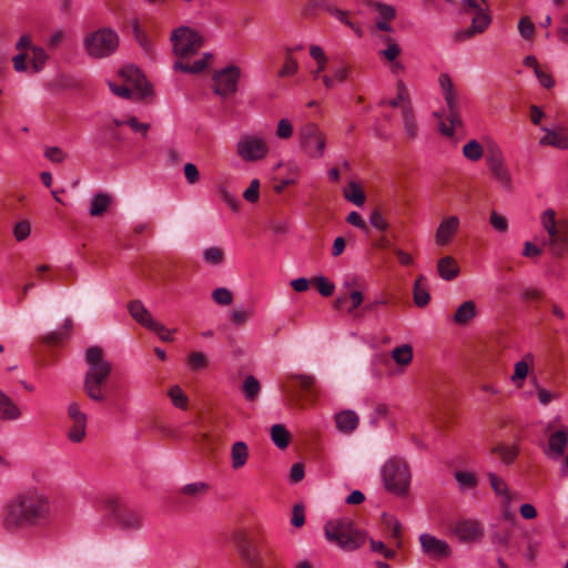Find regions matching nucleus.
Segmentation results:
<instances>
[{
    "label": "nucleus",
    "instance_id": "nucleus-1",
    "mask_svg": "<svg viewBox=\"0 0 568 568\" xmlns=\"http://www.w3.org/2000/svg\"><path fill=\"white\" fill-rule=\"evenodd\" d=\"M51 518V501L37 488L21 490L9 498L2 508V526L10 531L48 523Z\"/></svg>",
    "mask_w": 568,
    "mask_h": 568
},
{
    "label": "nucleus",
    "instance_id": "nucleus-2",
    "mask_svg": "<svg viewBox=\"0 0 568 568\" xmlns=\"http://www.w3.org/2000/svg\"><path fill=\"white\" fill-rule=\"evenodd\" d=\"M84 362L87 372L83 389L91 400L102 403L106 398L105 385L112 373V364L105 358L99 346H90L85 349Z\"/></svg>",
    "mask_w": 568,
    "mask_h": 568
},
{
    "label": "nucleus",
    "instance_id": "nucleus-3",
    "mask_svg": "<svg viewBox=\"0 0 568 568\" xmlns=\"http://www.w3.org/2000/svg\"><path fill=\"white\" fill-rule=\"evenodd\" d=\"M445 108L443 113H435L442 120L439 122V131L447 138H453L455 130L463 126L462 120V97L456 90L452 78L448 73H442L438 78Z\"/></svg>",
    "mask_w": 568,
    "mask_h": 568
},
{
    "label": "nucleus",
    "instance_id": "nucleus-4",
    "mask_svg": "<svg viewBox=\"0 0 568 568\" xmlns=\"http://www.w3.org/2000/svg\"><path fill=\"white\" fill-rule=\"evenodd\" d=\"M102 507L106 516L121 530L136 531L144 526L142 513L129 507L116 496L106 497Z\"/></svg>",
    "mask_w": 568,
    "mask_h": 568
},
{
    "label": "nucleus",
    "instance_id": "nucleus-5",
    "mask_svg": "<svg viewBox=\"0 0 568 568\" xmlns=\"http://www.w3.org/2000/svg\"><path fill=\"white\" fill-rule=\"evenodd\" d=\"M541 224L548 234L544 245L554 257H562L568 252V221L556 220V213L548 209L541 214Z\"/></svg>",
    "mask_w": 568,
    "mask_h": 568
},
{
    "label": "nucleus",
    "instance_id": "nucleus-6",
    "mask_svg": "<svg viewBox=\"0 0 568 568\" xmlns=\"http://www.w3.org/2000/svg\"><path fill=\"white\" fill-rule=\"evenodd\" d=\"M382 478L387 491L396 496H405L410 483V471L406 462L399 457H390L382 468Z\"/></svg>",
    "mask_w": 568,
    "mask_h": 568
},
{
    "label": "nucleus",
    "instance_id": "nucleus-7",
    "mask_svg": "<svg viewBox=\"0 0 568 568\" xmlns=\"http://www.w3.org/2000/svg\"><path fill=\"white\" fill-rule=\"evenodd\" d=\"M83 48L91 58L102 59L110 57L119 48V36L109 27L100 28L84 37Z\"/></svg>",
    "mask_w": 568,
    "mask_h": 568
},
{
    "label": "nucleus",
    "instance_id": "nucleus-8",
    "mask_svg": "<svg viewBox=\"0 0 568 568\" xmlns=\"http://www.w3.org/2000/svg\"><path fill=\"white\" fill-rule=\"evenodd\" d=\"M326 540L343 551L355 550V525L351 517H336L324 525Z\"/></svg>",
    "mask_w": 568,
    "mask_h": 568
},
{
    "label": "nucleus",
    "instance_id": "nucleus-9",
    "mask_svg": "<svg viewBox=\"0 0 568 568\" xmlns=\"http://www.w3.org/2000/svg\"><path fill=\"white\" fill-rule=\"evenodd\" d=\"M297 142L301 151L312 160L322 159L326 152V134L314 122L302 124L297 130Z\"/></svg>",
    "mask_w": 568,
    "mask_h": 568
},
{
    "label": "nucleus",
    "instance_id": "nucleus-10",
    "mask_svg": "<svg viewBox=\"0 0 568 568\" xmlns=\"http://www.w3.org/2000/svg\"><path fill=\"white\" fill-rule=\"evenodd\" d=\"M237 155L244 162H258L264 160L270 153L267 140L260 133L242 134L235 145Z\"/></svg>",
    "mask_w": 568,
    "mask_h": 568
},
{
    "label": "nucleus",
    "instance_id": "nucleus-11",
    "mask_svg": "<svg viewBox=\"0 0 568 568\" xmlns=\"http://www.w3.org/2000/svg\"><path fill=\"white\" fill-rule=\"evenodd\" d=\"M120 74L130 82V85H118L112 82H109V88L115 95L129 99L131 98L132 89H135L139 95L141 97H145L149 94V84L146 83L144 77L136 67L126 65L121 70Z\"/></svg>",
    "mask_w": 568,
    "mask_h": 568
},
{
    "label": "nucleus",
    "instance_id": "nucleus-12",
    "mask_svg": "<svg viewBox=\"0 0 568 568\" xmlns=\"http://www.w3.org/2000/svg\"><path fill=\"white\" fill-rule=\"evenodd\" d=\"M242 70L239 65L231 64L214 72L212 77L213 92L225 99L236 93Z\"/></svg>",
    "mask_w": 568,
    "mask_h": 568
},
{
    "label": "nucleus",
    "instance_id": "nucleus-13",
    "mask_svg": "<svg viewBox=\"0 0 568 568\" xmlns=\"http://www.w3.org/2000/svg\"><path fill=\"white\" fill-rule=\"evenodd\" d=\"M173 52L181 58L194 54L203 43L202 37L189 27H180L171 34Z\"/></svg>",
    "mask_w": 568,
    "mask_h": 568
},
{
    "label": "nucleus",
    "instance_id": "nucleus-14",
    "mask_svg": "<svg viewBox=\"0 0 568 568\" xmlns=\"http://www.w3.org/2000/svg\"><path fill=\"white\" fill-rule=\"evenodd\" d=\"M525 539H527V532L516 527H497L491 534L493 544L504 547L509 556L521 551Z\"/></svg>",
    "mask_w": 568,
    "mask_h": 568
},
{
    "label": "nucleus",
    "instance_id": "nucleus-15",
    "mask_svg": "<svg viewBox=\"0 0 568 568\" xmlns=\"http://www.w3.org/2000/svg\"><path fill=\"white\" fill-rule=\"evenodd\" d=\"M70 426L67 437L71 443H81L87 436L88 415L78 402H71L67 407Z\"/></svg>",
    "mask_w": 568,
    "mask_h": 568
},
{
    "label": "nucleus",
    "instance_id": "nucleus-16",
    "mask_svg": "<svg viewBox=\"0 0 568 568\" xmlns=\"http://www.w3.org/2000/svg\"><path fill=\"white\" fill-rule=\"evenodd\" d=\"M485 160L493 178L505 189L510 190L511 176L509 170L505 165L500 149L496 145L490 146L486 152Z\"/></svg>",
    "mask_w": 568,
    "mask_h": 568
},
{
    "label": "nucleus",
    "instance_id": "nucleus-17",
    "mask_svg": "<svg viewBox=\"0 0 568 568\" xmlns=\"http://www.w3.org/2000/svg\"><path fill=\"white\" fill-rule=\"evenodd\" d=\"M419 542L423 552L432 559H445L448 558L452 554V549L445 540L439 539L430 534H422L419 536Z\"/></svg>",
    "mask_w": 568,
    "mask_h": 568
},
{
    "label": "nucleus",
    "instance_id": "nucleus-18",
    "mask_svg": "<svg viewBox=\"0 0 568 568\" xmlns=\"http://www.w3.org/2000/svg\"><path fill=\"white\" fill-rule=\"evenodd\" d=\"M129 313L135 322L144 326L145 328L161 333L165 331L164 325L154 320L150 311L144 306L141 301H133L128 306Z\"/></svg>",
    "mask_w": 568,
    "mask_h": 568
},
{
    "label": "nucleus",
    "instance_id": "nucleus-19",
    "mask_svg": "<svg viewBox=\"0 0 568 568\" xmlns=\"http://www.w3.org/2000/svg\"><path fill=\"white\" fill-rule=\"evenodd\" d=\"M453 534L465 542H474L479 540L484 535L483 526L474 519H464L457 521L453 527Z\"/></svg>",
    "mask_w": 568,
    "mask_h": 568
},
{
    "label": "nucleus",
    "instance_id": "nucleus-20",
    "mask_svg": "<svg viewBox=\"0 0 568 568\" xmlns=\"http://www.w3.org/2000/svg\"><path fill=\"white\" fill-rule=\"evenodd\" d=\"M567 444L568 430L558 429L549 436L548 444L544 447L542 452L547 458L557 460L564 455Z\"/></svg>",
    "mask_w": 568,
    "mask_h": 568
},
{
    "label": "nucleus",
    "instance_id": "nucleus-21",
    "mask_svg": "<svg viewBox=\"0 0 568 568\" xmlns=\"http://www.w3.org/2000/svg\"><path fill=\"white\" fill-rule=\"evenodd\" d=\"M458 229L459 219L456 215L444 217L436 230V244L439 246L449 244L455 234L458 232Z\"/></svg>",
    "mask_w": 568,
    "mask_h": 568
},
{
    "label": "nucleus",
    "instance_id": "nucleus-22",
    "mask_svg": "<svg viewBox=\"0 0 568 568\" xmlns=\"http://www.w3.org/2000/svg\"><path fill=\"white\" fill-rule=\"evenodd\" d=\"M369 226L374 227L378 232H385L389 226L378 205L372 210L369 214V223H366V221L357 214V229L361 230L364 234L369 235Z\"/></svg>",
    "mask_w": 568,
    "mask_h": 568
},
{
    "label": "nucleus",
    "instance_id": "nucleus-23",
    "mask_svg": "<svg viewBox=\"0 0 568 568\" xmlns=\"http://www.w3.org/2000/svg\"><path fill=\"white\" fill-rule=\"evenodd\" d=\"M487 11L488 10L476 12L471 20V26L465 30L457 32L456 39L465 40L471 38L476 33H483L491 22V18L487 13Z\"/></svg>",
    "mask_w": 568,
    "mask_h": 568
},
{
    "label": "nucleus",
    "instance_id": "nucleus-24",
    "mask_svg": "<svg viewBox=\"0 0 568 568\" xmlns=\"http://www.w3.org/2000/svg\"><path fill=\"white\" fill-rule=\"evenodd\" d=\"M343 287L345 292L335 300L334 306L337 311L346 310L351 313L355 308V278H346Z\"/></svg>",
    "mask_w": 568,
    "mask_h": 568
},
{
    "label": "nucleus",
    "instance_id": "nucleus-25",
    "mask_svg": "<svg viewBox=\"0 0 568 568\" xmlns=\"http://www.w3.org/2000/svg\"><path fill=\"white\" fill-rule=\"evenodd\" d=\"M237 550L248 568H264L260 552L246 539L242 538L239 541Z\"/></svg>",
    "mask_w": 568,
    "mask_h": 568
},
{
    "label": "nucleus",
    "instance_id": "nucleus-26",
    "mask_svg": "<svg viewBox=\"0 0 568 568\" xmlns=\"http://www.w3.org/2000/svg\"><path fill=\"white\" fill-rule=\"evenodd\" d=\"M22 415L20 407L13 399L0 389V420L13 422L18 420Z\"/></svg>",
    "mask_w": 568,
    "mask_h": 568
},
{
    "label": "nucleus",
    "instance_id": "nucleus-27",
    "mask_svg": "<svg viewBox=\"0 0 568 568\" xmlns=\"http://www.w3.org/2000/svg\"><path fill=\"white\" fill-rule=\"evenodd\" d=\"M437 272L442 280L450 282L459 275L460 267L455 257L446 255L437 261Z\"/></svg>",
    "mask_w": 568,
    "mask_h": 568
},
{
    "label": "nucleus",
    "instance_id": "nucleus-28",
    "mask_svg": "<svg viewBox=\"0 0 568 568\" xmlns=\"http://www.w3.org/2000/svg\"><path fill=\"white\" fill-rule=\"evenodd\" d=\"M348 75V68L342 62L333 63L329 68V74L322 77L323 84L326 89H332L343 83Z\"/></svg>",
    "mask_w": 568,
    "mask_h": 568
},
{
    "label": "nucleus",
    "instance_id": "nucleus-29",
    "mask_svg": "<svg viewBox=\"0 0 568 568\" xmlns=\"http://www.w3.org/2000/svg\"><path fill=\"white\" fill-rule=\"evenodd\" d=\"M403 126L408 140H415L418 135V124L416 122L415 111L412 103L402 105Z\"/></svg>",
    "mask_w": 568,
    "mask_h": 568
},
{
    "label": "nucleus",
    "instance_id": "nucleus-30",
    "mask_svg": "<svg viewBox=\"0 0 568 568\" xmlns=\"http://www.w3.org/2000/svg\"><path fill=\"white\" fill-rule=\"evenodd\" d=\"M546 134L540 139L541 145H551L561 150L568 149V132L565 129H542Z\"/></svg>",
    "mask_w": 568,
    "mask_h": 568
},
{
    "label": "nucleus",
    "instance_id": "nucleus-31",
    "mask_svg": "<svg viewBox=\"0 0 568 568\" xmlns=\"http://www.w3.org/2000/svg\"><path fill=\"white\" fill-rule=\"evenodd\" d=\"M414 302L418 307H425L430 301L429 287L427 277L419 274L414 282L413 287Z\"/></svg>",
    "mask_w": 568,
    "mask_h": 568
},
{
    "label": "nucleus",
    "instance_id": "nucleus-32",
    "mask_svg": "<svg viewBox=\"0 0 568 568\" xmlns=\"http://www.w3.org/2000/svg\"><path fill=\"white\" fill-rule=\"evenodd\" d=\"M112 203V196L106 192H97L90 200L89 214L91 216L103 215Z\"/></svg>",
    "mask_w": 568,
    "mask_h": 568
},
{
    "label": "nucleus",
    "instance_id": "nucleus-33",
    "mask_svg": "<svg viewBox=\"0 0 568 568\" xmlns=\"http://www.w3.org/2000/svg\"><path fill=\"white\" fill-rule=\"evenodd\" d=\"M310 55L316 62V67L311 71L312 78L314 80H322V77L324 75L323 72L327 68L328 58L323 48L317 44L310 47Z\"/></svg>",
    "mask_w": 568,
    "mask_h": 568
},
{
    "label": "nucleus",
    "instance_id": "nucleus-34",
    "mask_svg": "<svg viewBox=\"0 0 568 568\" xmlns=\"http://www.w3.org/2000/svg\"><path fill=\"white\" fill-rule=\"evenodd\" d=\"M248 446L245 442H235L231 447V464L233 469L244 467L248 460Z\"/></svg>",
    "mask_w": 568,
    "mask_h": 568
},
{
    "label": "nucleus",
    "instance_id": "nucleus-35",
    "mask_svg": "<svg viewBox=\"0 0 568 568\" xmlns=\"http://www.w3.org/2000/svg\"><path fill=\"white\" fill-rule=\"evenodd\" d=\"M477 315L476 305L473 301L462 303L454 314V323L464 326L467 325Z\"/></svg>",
    "mask_w": 568,
    "mask_h": 568
},
{
    "label": "nucleus",
    "instance_id": "nucleus-36",
    "mask_svg": "<svg viewBox=\"0 0 568 568\" xmlns=\"http://www.w3.org/2000/svg\"><path fill=\"white\" fill-rule=\"evenodd\" d=\"M287 176L280 180L274 186L276 193H282L288 185L295 184L300 175V165L294 161H288L285 164Z\"/></svg>",
    "mask_w": 568,
    "mask_h": 568
},
{
    "label": "nucleus",
    "instance_id": "nucleus-37",
    "mask_svg": "<svg viewBox=\"0 0 568 568\" xmlns=\"http://www.w3.org/2000/svg\"><path fill=\"white\" fill-rule=\"evenodd\" d=\"M338 432L351 434L355 429V413L351 409L342 410L335 415Z\"/></svg>",
    "mask_w": 568,
    "mask_h": 568
},
{
    "label": "nucleus",
    "instance_id": "nucleus-38",
    "mask_svg": "<svg viewBox=\"0 0 568 568\" xmlns=\"http://www.w3.org/2000/svg\"><path fill=\"white\" fill-rule=\"evenodd\" d=\"M209 365V356L201 351H193L186 357V366L191 372L204 371Z\"/></svg>",
    "mask_w": 568,
    "mask_h": 568
},
{
    "label": "nucleus",
    "instance_id": "nucleus-39",
    "mask_svg": "<svg viewBox=\"0 0 568 568\" xmlns=\"http://www.w3.org/2000/svg\"><path fill=\"white\" fill-rule=\"evenodd\" d=\"M383 525L390 531L392 538L395 540V546L397 548L402 547V525L400 523L390 515L383 514L382 516Z\"/></svg>",
    "mask_w": 568,
    "mask_h": 568
},
{
    "label": "nucleus",
    "instance_id": "nucleus-40",
    "mask_svg": "<svg viewBox=\"0 0 568 568\" xmlns=\"http://www.w3.org/2000/svg\"><path fill=\"white\" fill-rule=\"evenodd\" d=\"M271 439L277 448L285 449L290 444V433L284 425L275 424L271 427Z\"/></svg>",
    "mask_w": 568,
    "mask_h": 568
},
{
    "label": "nucleus",
    "instance_id": "nucleus-41",
    "mask_svg": "<svg viewBox=\"0 0 568 568\" xmlns=\"http://www.w3.org/2000/svg\"><path fill=\"white\" fill-rule=\"evenodd\" d=\"M491 454L499 455L501 462L506 465L511 464L519 454V448L517 446H507L504 444H499L491 448Z\"/></svg>",
    "mask_w": 568,
    "mask_h": 568
},
{
    "label": "nucleus",
    "instance_id": "nucleus-42",
    "mask_svg": "<svg viewBox=\"0 0 568 568\" xmlns=\"http://www.w3.org/2000/svg\"><path fill=\"white\" fill-rule=\"evenodd\" d=\"M30 53V65L33 72H40L45 67L47 60L49 58L48 53L42 47L39 45L32 47Z\"/></svg>",
    "mask_w": 568,
    "mask_h": 568
},
{
    "label": "nucleus",
    "instance_id": "nucleus-43",
    "mask_svg": "<svg viewBox=\"0 0 568 568\" xmlns=\"http://www.w3.org/2000/svg\"><path fill=\"white\" fill-rule=\"evenodd\" d=\"M487 477L495 494L503 497L506 501H509L510 494L506 481L494 473H488Z\"/></svg>",
    "mask_w": 568,
    "mask_h": 568
},
{
    "label": "nucleus",
    "instance_id": "nucleus-44",
    "mask_svg": "<svg viewBox=\"0 0 568 568\" xmlns=\"http://www.w3.org/2000/svg\"><path fill=\"white\" fill-rule=\"evenodd\" d=\"M383 39L387 43V48L379 50L378 55L388 62H394L399 57L402 49L393 38L386 36Z\"/></svg>",
    "mask_w": 568,
    "mask_h": 568
},
{
    "label": "nucleus",
    "instance_id": "nucleus-45",
    "mask_svg": "<svg viewBox=\"0 0 568 568\" xmlns=\"http://www.w3.org/2000/svg\"><path fill=\"white\" fill-rule=\"evenodd\" d=\"M392 358L398 365H408L413 359V347L408 344L395 347L392 351Z\"/></svg>",
    "mask_w": 568,
    "mask_h": 568
},
{
    "label": "nucleus",
    "instance_id": "nucleus-46",
    "mask_svg": "<svg viewBox=\"0 0 568 568\" xmlns=\"http://www.w3.org/2000/svg\"><path fill=\"white\" fill-rule=\"evenodd\" d=\"M261 392V384L258 379L248 375L243 381V393L247 400H255Z\"/></svg>",
    "mask_w": 568,
    "mask_h": 568
},
{
    "label": "nucleus",
    "instance_id": "nucleus-47",
    "mask_svg": "<svg viewBox=\"0 0 568 568\" xmlns=\"http://www.w3.org/2000/svg\"><path fill=\"white\" fill-rule=\"evenodd\" d=\"M396 90H397V95L396 98L394 99H390L387 101V104L392 108H398L405 103H412L410 102V98H409V92H408V89L406 88L405 83L403 80H397L396 82Z\"/></svg>",
    "mask_w": 568,
    "mask_h": 568
},
{
    "label": "nucleus",
    "instance_id": "nucleus-48",
    "mask_svg": "<svg viewBox=\"0 0 568 568\" xmlns=\"http://www.w3.org/2000/svg\"><path fill=\"white\" fill-rule=\"evenodd\" d=\"M203 260L209 265H220L224 261V251L219 246L206 247L202 253Z\"/></svg>",
    "mask_w": 568,
    "mask_h": 568
},
{
    "label": "nucleus",
    "instance_id": "nucleus-49",
    "mask_svg": "<svg viewBox=\"0 0 568 568\" xmlns=\"http://www.w3.org/2000/svg\"><path fill=\"white\" fill-rule=\"evenodd\" d=\"M294 134V124L288 118L277 121L275 136L280 140H290Z\"/></svg>",
    "mask_w": 568,
    "mask_h": 568
},
{
    "label": "nucleus",
    "instance_id": "nucleus-50",
    "mask_svg": "<svg viewBox=\"0 0 568 568\" xmlns=\"http://www.w3.org/2000/svg\"><path fill=\"white\" fill-rule=\"evenodd\" d=\"M168 395L175 407L180 409L186 408L189 398L179 385L172 386L169 389Z\"/></svg>",
    "mask_w": 568,
    "mask_h": 568
},
{
    "label": "nucleus",
    "instance_id": "nucleus-51",
    "mask_svg": "<svg viewBox=\"0 0 568 568\" xmlns=\"http://www.w3.org/2000/svg\"><path fill=\"white\" fill-rule=\"evenodd\" d=\"M463 154L470 161H478L483 156L484 150L479 142L471 140L464 145Z\"/></svg>",
    "mask_w": 568,
    "mask_h": 568
},
{
    "label": "nucleus",
    "instance_id": "nucleus-52",
    "mask_svg": "<svg viewBox=\"0 0 568 568\" xmlns=\"http://www.w3.org/2000/svg\"><path fill=\"white\" fill-rule=\"evenodd\" d=\"M455 479L460 489H474L478 484L475 474L470 471H456Z\"/></svg>",
    "mask_w": 568,
    "mask_h": 568
},
{
    "label": "nucleus",
    "instance_id": "nucleus-53",
    "mask_svg": "<svg viewBox=\"0 0 568 568\" xmlns=\"http://www.w3.org/2000/svg\"><path fill=\"white\" fill-rule=\"evenodd\" d=\"M233 293L231 290L226 287H217L212 291V300L217 304L222 306H229L233 302Z\"/></svg>",
    "mask_w": 568,
    "mask_h": 568
},
{
    "label": "nucleus",
    "instance_id": "nucleus-54",
    "mask_svg": "<svg viewBox=\"0 0 568 568\" xmlns=\"http://www.w3.org/2000/svg\"><path fill=\"white\" fill-rule=\"evenodd\" d=\"M368 6H372L379 13V20H389L392 21L396 17V10L390 4H385L382 2H373L367 1Z\"/></svg>",
    "mask_w": 568,
    "mask_h": 568
},
{
    "label": "nucleus",
    "instance_id": "nucleus-55",
    "mask_svg": "<svg viewBox=\"0 0 568 568\" xmlns=\"http://www.w3.org/2000/svg\"><path fill=\"white\" fill-rule=\"evenodd\" d=\"M300 64L294 57L285 55L284 63L278 71V77H293L297 73Z\"/></svg>",
    "mask_w": 568,
    "mask_h": 568
},
{
    "label": "nucleus",
    "instance_id": "nucleus-56",
    "mask_svg": "<svg viewBox=\"0 0 568 568\" xmlns=\"http://www.w3.org/2000/svg\"><path fill=\"white\" fill-rule=\"evenodd\" d=\"M250 318V312L244 307H235L230 312V320L234 325H243Z\"/></svg>",
    "mask_w": 568,
    "mask_h": 568
},
{
    "label": "nucleus",
    "instance_id": "nucleus-57",
    "mask_svg": "<svg viewBox=\"0 0 568 568\" xmlns=\"http://www.w3.org/2000/svg\"><path fill=\"white\" fill-rule=\"evenodd\" d=\"M243 197L250 202L255 203L260 199V181L257 179H253L248 185V187L243 192Z\"/></svg>",
    "mask_w": 568,
    "mask_h": 568
},
{
    "label": "nucleus",
    "instance_id": "nucleus-58",
    "mask_svg": "<svg viewBox=\"0 0 568 568\" xmlns=\"http://www.w3.org/2000/svg\"><path fill=\"white\" fill-rule=\"evenodd\" d=\"M31 233V226L28 221H20L13 227V235L17 241L22 242L29 237Z\"/></svg>",
    "mask_w": 568,
    "mask_h": 568
},
{
    "label": "nucleus",
    "instance_id": "nucleus-59",
    "mask_svg": "<svg viewBox=\"0 0 568 568\" xmlns=\"http://www.w3.org/2000/svg\"><path fill=\"white\" fill-rule=\"evenodd\" d=\"M183 173L187 184L190 185L196 184L200 181V172L194 163H185Z\"/></svg>",
    "mask_w": 568,
    "mask_h": 568
},
{
    "label": "nucleus",
    "instance_id": "nucleus-60",
    "mask_svg": "<svg viewBox=\"0 0 568 568\" xmlns=\"http://www.w3.org/2000/svg\"><path fill=\"white\" fill-rule=\"evenodd\" d=\"M314 283L323 296H331L334 292V284L329 282L325 276H318L314 280Z\"/></svg>",
    "mask_w": 568,
    "mask_h": 568
},
{
    "label": "nucleus",
    "instance_id": "nucleus-61",
    "mask_svg": "<svg viewBox=\"0 0 568 568\" xmlns=\"http://www.w3.org/2000/svg\"><path fill=\"white\" fill-rule=\"evenodd\" d=\"M209 486L203 481L191 483L182 488V493L189 496H197L206 493Z\"/></svg>",
    "mask_w": 568,
    "mask_h": 568
},
{
    "label": "nucleus",
    "instance_id": "nucleus-62",
    "mask_svg": "<svg viewBox=\"0 0 568 568\" xmlns=\"http://www.w3.org/2000/svg\"><path fill=\"white\" fill-rule=\"evenodd\" d=\"M126 125H129L133 132L141 133L144 138H146L150 130L149 123L140 122L135 116L126 118Z\"/></svg>",
    "mask_w": 568,
    "mask_h": 568
},
{
    "label": "nucleus",
    "instance_id": "nucleus-63",
    "mask_svg": "<svg viewBox=\"0 0 568 568\" xmlns=\"http://www.w3.org/2000/svg\"><path fill=\"white\" fill-rule=\"evenodd\" d=\"M518 30L524 39H530L535 31V26L528 17H523L518 22Z\"/></svg>",
    "mask_w": 568,
    "mask_h": 568
},
{
    "label": "nucleus",
    "instance_id": "nucleus-64",
    "mask_svg": "<svg viewBox=\"0 0 568 568\" xmlns=\"http://www.w3.org/2000/svg\"><path fill=\"white\" fill-rule=\"evenodd\" d=\"M44 156L53 163H62L67 159V153L58 146H51L45 150Z\"/></svg>",
    "mask_w": 568,
    "mask_h": 568
}]
</instances>
